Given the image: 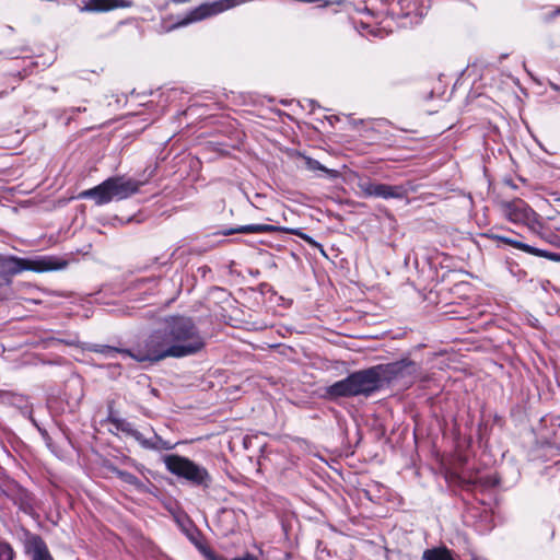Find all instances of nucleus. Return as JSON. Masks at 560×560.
Listing matches in <instances>:
<instances>
[{"label": "nucleus", "instance_id": "2eb2a0df", "mask_svg": "<svg viewBox=\"0 0 560 560\" xmlns=\"http://www.w3.org/2000/svg\"><path fill=\"white\" fill-rule=\"evenodd\" d=\"M422 560H455L453 553L446 547L427 549L422 553Z\"/></svg>", "mask_w": 560, "mask_h": 560}, {"label": "nucleus", "instance_id": "f8f14e48", "mask_svg": "<svg viewBox=\"0 0 560 560\" xmlns=\"http://www.w3.org/2000/svg\"><path fill=\"white\" fill-rule=\"evenodd\" d=\"M131 0H88V2L80 8L82 12H103L110 11L118 8H130Z\"/></svg>", "mask_w": 560, "mask_h": 560}, {"label": "nucleus", "instance_id": "9d476101", "mask_svg": "<svg viewBox=\"0 0 560 560\" xmlns=\"http://www.w3.org/2000/svg\"><path fill=\"white\" fill-rule=\"evenodd\" d=\"M2 491L8 498L18 504L23 512L27 514L33 512L35 501L33 495L26 489L15 482H10L7 486V489H3Z\"/></svg>", "mask_w": 560, "mask_h": 560}, {"label": "nucleus", "instance_id": "aec40b11", "mask_svg": "<svg viewBox=\"0 0 560 560\" xmlns=\"http://www.w3.org/2000/svg\"><path fill=\"white\" fill-rule=\"evenodd\" d=\"M383 186H384L383 183H377V182L375 183L374 189L372 192V198H381L382 197Z\"/></svg>", "mask_w": 560, "mask_h": 560}, {"label": "nucleus", "instance_id": "5701e85b", "mask_svg": "<svg viewBox=\"0 0 560 560\" xmlns=\"http://www.w3.org/2000/svg\"><path fill=\"white\" fill-rule=\"evenodd\" d=\"M241 560H258V558L252 553H246L243 557H241Z\"/></svg>", "mask_w": 560, "mask_h": 560}, {"label": "nucleus", "instance_id": "9b49d317", "mask_svg": "<svg viewBox=\"0 0 560 560\" xmlns=\"http://www.w3.org/2000/svg\"><path fill=\"white\" fill-rule=\"evenodd\" d=\"M25 552L31 560H54L46 542L38 535L26 536Z\"/></svg>", "mask_w": 560, "mask_h": 560}, {"label": "nucleus", "instance_id": "ddd939ff", "mask_svg": "<svg viewBox=\"0 0 560 560\" xmlns=\"http://www.w3.org/2000/svg\"><path fill=\"white\" fill-rule=\"evenodd\" d=\"M493 240H497V241H500L506 245H510L514 248H517L520 250H523L527 254H532V255H535V256H539V257H545L546 256V253L541 249H538L536 247H533L528 244H525L518 240H515V238H511V237H508V236H503V235H492L491 236Z\"/></svg>", "mask_w": 560, "mask_h": 560}, {"label": "nucleus", "instance_id": "412c9836", "mask_svg": "<svg viewBox=\"0 0 560 560\" xmlns=\"http://www.w3.org/2000/svg\"><path fill=\"white\" fill-rule=\"evenodd\" d=\"M406 2H407L406 0H404V1H400V2H399L400 8H401V11H402V18H404V19H407V18H409V15H410V10H407V11L405 12V10H406V9H409V5H410V3H409V2L405 5V3H406Z\"/></svg>", "mask_w": 560, "mask_h": 560}, {"label": "nucleus", "instance_id": "423d86ee", "mask_svg": "<svg viewBox=\"0 0 560 560\" xmlns=\"http://www.w3.org/2000/svg\"><path fill=\"white\" fill-rule=\"evenodd\" d=\"M499 208L503 217L514 224H522L530 230H536L538 215L536 212L522 199L502 200Z\"/></svg>", "mask_w": 560, "mask_h": 560}, {"label": "nucleus", "instance_id": "6e6552de", "mask_svg": "<svg viewBox=\"0 0 560 560\" xmlns=\"http://www.w3.org/2000/svg\"><path fill=\"white\" fill-rule=\"evenodd\" d=\"M381 385L383 383L402 382L408 385L412 382L418 366L415 362L409 360H401L387 364L375 365Z\"/></svg>", "mask_w": 560, "mask_h": 560}, {"label": "nucleus", "instance_id": "a211bd4d", "mask_svg": "<svg viewBox=\"0 0 560 560\" xmlns=\"http://www.w3.org/2000/svg\"><path fill=\"white\" fill-rule=\"evenodd\" d=\"M14 551L10 544L0 540V560H13Z\"/></svg>", "mask_w": 560, "mask_h": 560}, {"label": "nucleus", "instance_id": "39448f33", "mask_svg": "<svg viewBox=\"0 0 560 560\" xmlns=\"http://www.w3.org/2000/svg\"><path fill=\"white\" fill-rule=\"evenodd\" d=\"M60 268L50 256H38L34 258H20L15 256L0 255V277L9 279L12 276L30 270L35 272H45Z\"/></svg>", "mask_w": 560, "mask_h": 560}, {"label": "nucleus", "instance_id": "6ab92c4d", "mask_svg": "<svg viewBox=\"0 0 560 560\" xmlns=\"http://www.w3.org/2000/svg\"><path fill=\"white\" fill-rule=\"evenodd\" d=\"M305 166L310 171H322L324 173H329L330 171L322 165L317 160L305 158Z\"/></svg>", "mask_w": 560, "mask_h": 560}, {"label": "nucleus", "instance_id": "f3484780", "mask_svg": "<svg viewBox=\"0 0 560 560\" xmlns=\"http://www.w3.org/2000/svg\"><path fill=\"white\" fill-rule=\"evenodd\" d=\"M376 182L369 177H360L357 183L359 189V196L364 198H372V192Z\"/></svg>", "mask_w": 560, "mask_h": 560}, {"label": "nucleus", "instance_id": "dca6fc26", "mask_svg": "<svg viewBox=\"0 0 560 560\" xmlns=\"http://www.w3.org/2000/svg\"><path fill=\"white\" fill-rule=\"evenodd\" d=\"M115 475L125 483H128L130 486H133L137 490L143 491L145 489V486L143 482H141L135 475L131 472L120 470V469H114Z\"/></svg>", "mask_w": 560, "mask_h": 560}, {"label": "nucleus", "instance_id": "0eeeda50", "mask_svg": "<svg viewBox=\"0 0 560 560\" xmlns=\"http://www.w3.org/2000/svg\"><path fill=\"white\" fill-rule=\"evenodd\" d=\"M110 422L115 425V428L125 433L126 435L135 439L143 448L152 450V451H170L175 447L176 444L163 440L156 433H153L152 436L145 438L139 430H137L132 423L125 419L120 418H109Z\"/></svg>", "mask_w": 560, "mask_h": 560}, {"label": "nucleus", "instance_id": "1a4fd4ad", "mask_svg": "<svg viewBox=\"0 0 560 560\" xmlns=\"http://www.w3.org/2000/svg\"><path fill=\"white\" fill-rule=\"evenodd\" d=\"M285 232L293 235L299 236L300 238L304 240L308 244L313 246H318V244L307 234L301 232L299 229H285L280 228L271 224H248V225H241L234 230H230L225 233V235L232 234V233H271V232Z\"/></svg>", "mask_w": 560, "mask_h": 560}, {"label": "nucleus", "instance_id": "4be33fe9", "mask_svg": "<svg viewBox=\"0 0 560 560\" xmlns=\"http://www.w3.org/2000/svg\"><path fill=\"white\" fill-rule=\"evenodd\" d=\"M559 13H560V9L549 11V12L544 14V20L545 21H550L553 18H556Z\"/></svg>", "mask_w": 560, "mask_h": 560}, {"label": "nucleus", "instance_id": "4468645a", "mask_svg": "<svg viewBox=\"0 0 560 560\" xmlns=\"http://www.w3.org/2000/svg\"><path fill=\"white\" fill-rule=\"evenodd\" d=\"M410 189L407 185H387L384 184L382 199H404L408 196Z\"/></svg>", "mask_w": 560, "mask_h": 560}, {"label": "nucleus", "instance_id": "7ed1b4c3", "mask_svg": "<svg viewBox=\"0 0 560 560\" xmlns=\"http://www.w3.org/2000/svg\"><path fill=\"white\" fill-rule=\"evenodd\" d=\"M381 382L375 366L361 370L338 381L327 388V394L332 398L369 396L381 387Z\"/></svg>", "mask_w": 560, "mask_h": 560}, {"label": "nucleus", "instance_id": "f03ea898", "mask_svg": "<svg viewBox=\"0 0 560 560\" xmlns=\"http://www.w3.org/2000/svg\"><path fill=\"white\" fill-rule=\"evenodd\" d=\"M144 184V180H137L126 176H114L91 189L81 191L79 198L93 199L97 206H103L113 200L129 198L138 192Z\"/></svg>", "mask_w": 560, "mask_h": 560}, {"label": "nucleus", "instance_id": "20e7f679", "mask_svg": "<svg viewBox=\"0 0 560 560\" xmlns=\"http://www.w3.org/2000/svg\"><path fill=\"white\" fill-rule=\"evenodd\" d=\"M163 463L171 474L189 481L194 486L209 488L212 482L207 468L188 457L168 454L163 456Z\"/></svg>", "mask_w": 560, "mask_h": 560}, {"label": "nucleus", "instance_id": "f257e3e1", "mask_svg": "<svg viewBox=\"0 0 560 560\" xmlns=\"http://www.w3.org/2000/svg\"><path fill=\"white\" fill-rule=\"evenodd\" d=\"M206 337L192 318L182 315L167 316L132 350L106 345H91L89 350L105 359H133L137 362H159L167 358H186L200 352Z\"/></svg>", "mask_w": 560, "mask_h": 560}]
</instances>
